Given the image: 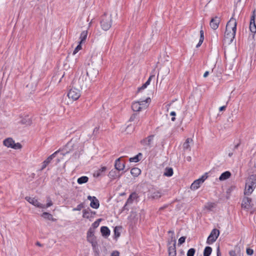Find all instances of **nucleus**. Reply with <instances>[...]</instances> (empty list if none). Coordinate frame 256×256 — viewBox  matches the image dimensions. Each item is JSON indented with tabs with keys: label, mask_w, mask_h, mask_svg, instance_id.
Wrapping results in <instances>:
<instances>
[{
	"label": "nucleus",
	"mask_w": 256,
	"mask_h": 256,
	"mask_svg": "<svg viewBox=\"0 0 256 256\" xmlns=\"http://www.w3.org/2000/svg\"><path fill=\"white\" fill-rule=\"evenodd\" d=\"M80 72V75L78 80V83L81 89H85L88 87V80L87 77H88L91 81H95L98 74V70L92 64L91 65L88 64L86 72H83L79 70L77 72V76Z\"/></svg>",
	"instance_id": "obj_1"
},
{
	"label": "nucleus",
	"mask_w": 256,
	"mask_h": 256,
	"mask_svg": "<svg viewBox=\"0 0 256 256\" xmlns=\"http://www.w3.org/2000/svg\"><path fill=\"white\" fill-rule=\"evenodd\" d=\"M256 187V174L250 176L246 180L244 194L250 195Z\"/></svg>",
	"instance_id": "obj_2"
},
{
	"label": "nucleus",
	"mask_w": 256,
	"mask_h": 256,
	"mask_svg": "<svg viewBox=\"0 0 256 256\" xmlns=\"http://www.w3.org/2000/svg\"><path fill=\"white\" fill-rule=\"evenodd\" d=\"M112 20L110 16L104 14L102 16L100 25L104 30H108L112 26Z\"/></svg>",
	"instance_id": "obj_3"
},
{
	"label": "nucleus",
	"mask_w": 256,
	"mask_h": 256,
	"mask_svg": "<svg viewBox=\"0 0 256 256\" xmlns=\"http://www.w3.org/2000/svg\"><path fill=\"white\" fill-rule=\"evenodd\" d=\"M208 173H206L204 174L202 176L201 178L194 180L190 186V189L192 190H197L200 188V185L208 178Z\"/></svg>",
	"instance_id": "obj_4"
},
{
	"label": "nucleus",
	"mask_w": 256,
	"mask_h": 256,
	"mask_svg": "<svg viewBox=\"0 0 256 256\" xmlns=\"http://www.w3.org/2000/svg\"><path fill=\"white\" fill-rule=\"evenodd\" d=\"M220 234V231L218 229L214 228L213 229L210 234L208 238L206 243L208 244H210L214 243L216 241L217 238H218Z\"/></svg>",
	"instance_id": "obj_5"
},
{
	"label": "nucleus",
	"mask_w": 256,
	"mask_h": 256,
	"mask_svg": "<svg viewBox=\"0 0 256 256\" xmlns=\"http://www.w3.org/2000/svg\"><path fill=\"white\" fill-rule=\"evenodd\" d=\"M80 96V90L76 88L70 89L68 94V98L72 99L73 100H77Z\"/></svg>",
	"instance_id": "obj_6"
},
{
	"label": "nucleus",
	"mask_w": 256,
	"mask_h": 256,
	"mask_svg": "<svg viewBox=\"0 0 256 256\" xmlns=\"http://www.w3.org/2000/svg\"><path fill=\"white\" fill-rule=\"evenodd\" d=\"M236 30H230L226 28L224 32V40H228L230 43H232L235 37Z\"/></svg>",
	"instance_id": "obj_7"
},
{
	"label": "nucleus",
	"mask_w": 256,
	"mask_h": 256,
	"mask_svg": "<svg viewBox=\"0 0 256 256\" xmlns=\"http://www.w3.org/2000/svg\"><path fill=\"white\" fill-rule=\"evenodd\" d=\"M173 242L172 246H170L168 247V256H176V240L174 238L172 237L171 242H168V244H171L172 242Z\"/></svg>",
	"instance_id": "obj_8"
},
{
	"label": "nucleus",
	"mask_w": 256,
	"mask_h": 256,
	"mask_svg": "<svg viewBox=\"0 0 256 256\" xmlns=\"http://www.w3.org/2000/svg\"><path fill=\"white\" fill-rule=\"evenodd\" d=\"M25 199L28 202L32 204L34 206H35L40 208H44V204H43L40 203L38 200L34 198H30V196H26Z\"/></svg>",
	"instance_id": "obj_9"
},
{
	"label": "nucleus",
	"mask_w": 256,
	"mask_h": 256,
	"mask_svg": "<svg viewBox=\"0 0 256 256\" xmlns=\"http://www.w3.org/2000/svg\"><path fill=\"white\" fill-rule=\"evenodd\" d=\"M220 22V18L218 16H215L212 18L210 22V28L214 30H216Z\"/></svg>",
	"instance_id": "obj_10"
},
{
	"label": "nucleus",
	"mask_w": 256,
	"mask_h": 256,
	"mask_svg": "<svg viewBox=\"0 0 256 256\" xmlns=\"http://www.w3.org/2000/svg\"><path fill=\"white\" fill-rule=\"evenodd\" d=\"M148 195L150 198L152 200H158L162 196V193L159 190H150Z\"/></svg>",
	"instance_id": "obj_11"
},
{
	"label": "nucleus",
	"mask_w": 256,
	"mask_h": 256,
	"mask_svg": "<svg viewBox=\"0 0 256 256\" xmlns=\"http://www.w3.org/2000/svg\"><path fill=\"white\" fill-rule=\"evenodd\" d=\"M154 134L150 135L147 138L142 140L140 141V143L144 146H148L149 147L152 146V144L154 140Z\"/></svg>",
	"instance_id": "obj_12"
},
{
	"label": "nucleus",
	"mask_w": 256,
	"mask_h": 256,
	"mask_svg": "<svg viewBox=\"0 0 256 256\" xmlns=\"http://www.w3.org/2000/svg\"><path fill=\"white\" fill-rule=\"evenodd\" d=\"M122 156L116 159L114 162V168L116 170H124L125 168L124 162H122Z\"/></svg>",
	"instance_id": "obj_13"
},
{
	"label": "nucleus",
	"mask_w": 256,
	"mask_h": 256,
	"mask_svg": "<svg viewBox=\"0 0 256 256\" xmlns=\"http://www.w3.org/2000/svg\"><path fill=\"white\" fill-rule=\"evenodd\" d=\"M252 199L248 197H244L242 202V207L244 209H249L251 206Z\"/></svg>",
	"instance_id": "obj_14"
},
{
	"label": "nucleus",
	"mask_w": 256,
	"mask_h": 256,
	"mask_svg": "<svg viewBox=\"0 0 256 256\" xmlns=\"http://www.w3.org/2000/svg\"><path fill=\"white\" fill-rule=\"evenodd\" d=\"M226 28H228L230 30H236V20L233 18H231L230 20L227 22Z\"/></svg>",
	"instance_id": "obj_15"
},
{
	"label": "nucleus",
	"mask_w": 256,
	"mask_h": 256,
	"mask_svg": "<svg viewBox=\"0 0 256 256\" xmlns=\"http://www.w3.org/2000/svg\"><path fill=\"white\" fill-rule=\"evenodd\" d=\"M120 170H116V168L114 170H112L109 172L108 176L110 178L112 179L118 178L120 176Z\"/></svg>",
	"instance_id": "obj_16"
},
{
	"label": "nucleus",
	"mask_w": 256,
	"mask_h": 256,
	"mask_svg": "<svg viewBox=\"0 0 256 256\" xmlns=\"http://www.w3.org/2000/svg\"><path fill=\"white\" fill-rule=\"evenodd\" d=\"M100 232L103 236L107 238L110 235V231L107 226H102L100 228Z\"/></svg>",
	"instance_id": "obj_17"
},
{
	"label": "nucleus",
	"mask_w": 256,
	"mask_h": 256,
	"mask_svg": "<svg viewBox=\"0 0 256 256\" xmlns=\"http://www.w3.org/2000/svg\"><path fill=\"white\" fill-rule=\"evenodd\" d=\"M3 144L4 146L8 148H12V146H13V144H14V140L12 138H8L4 140Z\"/></svg>",
	"instance_id": "obj_18"
},
{
	"label": "nucleus",
	"mask_w": 256,
	"mask_h": 256,
	"mask_svg": "<svg viewBox=\"0 0 256 256\" xmlns=\"http://www.w3.org/2000/svg\"><path fill=\"white\" fill-rule=\"evenodd\" d=\"M132 108L134 112H139L142 109L139 102H135L132 104Z\"/></svg>",
	"instance_id": "obj_19"
},
{
	"label": "nucleus",
	"mask_w": 256,
	"mask_h": 256,
	"mask_svg": "<svg viewBox=\"0 0 256 256\" xmlns=\"http://www.w3.org/2000/svg\"><path fill=\"white\" fill-rule=\"evenodd\" d=\"M94 230L90 228L88 232H87V238L88 239V240L91 243H92V244L93 245L92 240H94Z\"/></svg>",
	"instance_id": "obj_20"
},
{
	"label": "nucleus",
	"mask_w": 256,
	"mask_h": 256,
	"mask_svg": "<svg viewBox=\"0 0 256 256\" xmlns=\"http://www.w3.org/2000/svg\"><path fill=\"white\" fill-rule=\"evenodd\" d=\"M106 166H102L100 168L96 171L94 174V177H99L102 174V173L104 172L106 170Z\"/></svg>",
	"instance_id": "obj_21"
},
{
	"label": "nucleus",
	"mask_w": 256,
	"mask_h": 256,
	"mask_svg": "<svg viewBox=\"0 0 256 256\" xmlns=\"http://www.w3.org/2000/svg\"><path fill=\"white\" fill-rule=\"evenodd\" d=\"M231 173L229 171H226L221 174L219 178V180L221 181L226 180L230 178Z\"/></svg>",
	"instance_id": "obj_22"
},
{
	"label": "nucleus",
	"mask_w": 256,
	"mask_h": 256,
	"mask_svg": "<svg viewBox=\"0 0 256 256\" xmlns=\"http://www.w3.org/2000/svg\"><path fill=\"white\" fill-rule=\"evenodd\" d=\"M142 156V154L140 152L136 156H134L132 158H130L129 159V160L130 162H137L141 160Z\"/></svg>",
	"instance_id": "obj_23"
},
{
	"label": "nucleus",
	"mask_w": 256,
	"mask_h": 256,
	"mask_svg": "<svg viewBox=\"0 0 256 256\" xmlns=\"http://www.w3.org/2000/svg\"><path fill=\"white\" fill-rule=\"evenodd\" d=\"M42 216L45 219L50 220L54 222L56 220L55 218H53L52 214L47 212H43L42 214Z\"/></svg>",
	"instance_id": "obj_24"
},
{
	"label": "nucleus",
	"mask_w": 256,
	"mask_h": 256,
	"mask_svg": "<svg viewBox=\"0 0 256 256\" xmlns=\"http://www.w3.org/2000/svg\"><path fill=\"white\" fill-rule=\"evenodd\" d=\"M90 206L94 208L97 209L100 206L98 200L96 198V199L92 200L90 204Z\"/></svg>",
	"instance_id": "obj_25"
},
{
	"label": "nucleus",
	"mask_w": 256,
	"mask_h": 256,
	"mask_svg": "<svg viewBox=\"0 0 256 256\" xmlns=\"http://www.w3.org/2000/svg\"><path fill=\"white\" fill-rule=\"evenodd\" d=\"M88 179V178L86 176H82L78 179L77 182L78 184H82L87 182Z\"/></svg>",
	"instance_id": "obj_26"
},
{
	"label": "nucleus",
	"mask_w": 256,
	"mask_h": 256,
	"mask_svg": "<svg viewBox=\"0 0 256 256\" xmlns=\"http://www.w3.org/2000/svg\"><path fill=\"white\" fill-rule=\"evenodd\" d=\"M174 174L173 169L172 168H166L164 175L166 176H171Z\"/></svg>",
	"instance_id": "obj_27"
},
{
	"label": "nucleus",
	"mask_w": 256,
	"mask_h": 256,
	"mask_svg": "<svg viewBox=\"0 0 256 256\" xmlns=\"http://www.w3.org/2000/svg\"><path fill=\"white\" fill-rule=\"evenodd\" d=\"M140 172V170L138 168H134L130 170L131 174L134 176H138Z\"/></svg>",
	"instance_id": "obj_28"
},
{
	"label": "nucleus",
	"mask_w": 256,
	"mask_h": 256,
	"mask_svg": "<svg viewBox=\"0 0 256 256\" xmlns=\"http://www.w3.org/2000/svg\"><path fill=\"white\" fill-rule=\"evenodd\" d=\"M32 121L31 119L28 116H26L21 120V123L22 124H26V125H30L32 124Z\"/></svg>",
	"instance_id": "obj_29"
},
{
	"label": "nucleus",
	"mask_w": 256,
	"mask_h": 256,
	"mask_svg": "<svg viewBox=\"0 0 256 256\" xmlns=\"http://www.w3.org/2000/svg\"><path fill=\"white\" fill-rule=\"evenodd\" d=\"M204 31L202 30H201L200 31V40H199L198 43L196 46V47L197 48L200 47L201 46V44H202V43L204 42Z\"/></svg>",
	"instance_id": "obj_30"
},
{
	"label": "nucleus",
	"mask_w": 256,
	"mask_h": 256,
	"mask_svg": "<svg viewBox=\"0 0 256 256\" xmlns=\"http://www.w3.org/2000/svg\"><path fill=\"white\" fill-rule=\"evenodd\" d=\"M212 248L211 247L206 246L204 251V256H210L212 253Z\"/></svg>",
	"instance_id": "obj_31"
},
{
	"label": "nucleus",
	"mask_w": 256,
	"mask_h": 256,
	"mask_svg": "<svg viewBox=\"0 0 256 256\" xmlns=\"http://www.w3.org/2000/svg\"><path fill=\"white\" fill-rule=\"evenodd\" d=\"M122 227L120 226H116L114 229V236L115 238H117L120 236V230H121Z\"/></svg>",
	"instance_id": "obj_32"
},
{
	"label": "nucleus",
	"mask_w": 256,
	"mask_h": 256,
	"mask_svg": "<svg viewBox=\"0 0 256 256\" xmlns=\"http://www.w3.org/2000/svg\"><path fill=\"white\" fill-rule=\"evenodd\" d=\"M88 35L87 31L84 30L82 32L80 36V44H82L86 39Z\"/></svg>",
	"instance_id": "obj_33"
},
{
	"label": "nucleus",
	"mask_w": 256,
	"mask_h": 256,
	"mask_svg": "<svg viewBox=\"0 0 256 256\" xmlns=\"http://www.w3.org/2000/svg\"><path fill=\"white\" fill-rule=\"evenodd\" d=\"M192 140L190 138H188L186 140V141L184 142V144H183V148L184 150H189L190 149V142H192Z\"/></svg>",
	"instance_id": "obj_34"
},
{
	"label": "nucleus",
	"mask_w": 256,
	"mask_h": 256,
	"mask_svg": "<svg viewBox=\"0 0 256 256\" xmlns=\"http://www.w3.org/2000/svg\"><path fill=\"white\" fill-rule=\"evenodd\" d=\"M59 152L58 150H57L56 152H55L54 153H53L52 154H51L50 156L47 158L46 160H45L46 162H48V163L49 164L51 160L54 158L56 157V154Z\"/></svg>",
	"instance_id": "obj_35"
},
{
	"label": "nucleus",
	"mask_w": 256,
	"mask_h": 256,
	"mask_svg": "<svg viewBox=\"0 0 256 256\" xmlns=\"http://www.w3.org/2000/svg\"><path fill=\"white\" fill-rule=\"evenodd\" d=\"M150 98H147L145 100H142L139 102L140 103V106L142 107V108H145L148 106V102L150 101Z\"/></svg>",
	"instance_id": "obj_36"
},
{
	"label": "nucleus",
	"mask_w": 256,
	"mask_h": 256,
	"mask_svg": "<svg viewBox=\"0 0 256 256\" xmlns=\"http://www.w3.org/2000/svg\"><path fill=\"white\" fill-rule=\"evenodd\" d=\"M250 32L252 33L256 32V22L252 23L250 22Z\"/></svg>",
	"instance_id": "obj_37"
},
{
	"label": "nucleus",
	"mask_w": 256,
	"mask_h": 256,
	"mask_svg": "<svg viewBox=\"0 0 256 256\" xmlns=\"http://www.w3.org/2000/svg\"><path fill=\"white\" fill-rule=\"evenodd\" d=\"M82 212L83 217L84 218H88L91 216L90 210H83Z\"/></svg>",
	"instance_id": "obj_38"
},
{
	"label": "nucleus",
	"mask_w": 256,
	"mask_h": 256,
	"mask_svg": "<svg viewBox=\"0 0 256 256\" xmlns=\"http://www.w3.org/2000/svg\"><path fill=\"white\" fill-rule=\"evenodd\" d=\"M196 250L194 248L189 249L187 252V256H194Z\"/></svg>",
	"instance_id": "obj_39"
},
{
	"label": "nucleus",
	"mask_w": 256,
	"mask_h": 256,
	"mask_svg": "<svg viewBox=\"0 0 256 256\" xmlns=\"http://www.w3.org/2000/svg\"><path fill=\"white\" fill-rule=\"evenodd\" d=\"M46 200H47V204L46 205L44 204V208H48L53 204V203H52V201L51 200L50 198V197L47 198Z\"/></svg>",
	"instance_id": "obj_40"
},
{
	"label": "nucleus",
	"mask_w": 256,
	"mask_h": 256,
	"mask_svg": "<svg viewBox=\"0 0 256 256\" xmlns=\"http://www.w3.org/2000/svg\"><path fill=\"white\" fill-rule=\"evenodd\" d=\"M138 114H134L131 116L129 119L130 122H134L138 120Z\"/></svg>",
	"instance_id": "obj_41"
},
{
	"label": "nucleus",
	"mask_w": 256,
	"mask_h": 256,
	"mask_svg": "<svg viewBox=\"0 0 256 256\" xmlns=\"http://www.w3.org/2000/svg\"><path fill=\"white\" fill-rule=\"evenodd\" d=\"M84 207V204L81 203L77 206L75 208H73V211H80Z\"/></svg>",
	"instance_id": "obj_42"
},
{
	"label": "nucleus",
	"mask_w": 256,
	"mask_h": 256,
	"mask_svg": "<svg viewBox=\"0 0 256 256\" xmlns=\"http://www.w3.org/2000/svg\"><path fill=\"white\" fill-rule=\"evenodd\" d=\"M134 196H136V194L135 193H133V194H132L128 197V198L127 200V201H126V204H131L132 202V198L134 197Z\"/></svg>",
	"instance_id": "obj_43"
},
{
	"label": "nucleus",
	"mask_w": 256,
	"mask_h": 256,
	"mask_svg": "<svg viewBox=\"0 0 256 256\" xmlns=\"http://www.w3.org/2000/svg\"><path fill=\"white\" fill-rule=\"evenodd\" d=\"M12 148L16 150L20 149L22 148V145L18 142L15 143L14 142V144H13V146H12Z\"/></svg>",
	"instance_id": "obj_44"
},
{
	"label": "nucleus",
	"mask_w": 256,
	"mask_h": 256,
	"mask_svg": "<svg viewBox=\"0 0 256 256\" xmlns=\"http://www.w3.org/2000/svg\"><path fill=\"white\" fill-rule=\"evenodd\" d=\"M186 239V236H182V237H180L179 238V240H178V245L182 244L183 243H184L185 242Z\"/></svg>",
	"instance_id": "obj_45"
},
{
	"label": "nucleus",
	"mask_w": 256,
	"mask_h": 256,
	"mask_svg": "<svg viewBox=\"0 0 256 256\" xmlns=\"http://www.w3.org/2000/svg\"><path fill=\"white\" fill-rule=\"evenodd\" d=\"M100 219H98L97 220H96V222H94L92 224V226L94 228H98L99 226V224H100Z\"/></svg>",
	"instance_id": "obj_46"
},
{
	"label": "nucleus",
	"mask_w": 256,
	"mask_h": 256,
	"mask_svg": "<svg viewBox=\"0 0 256 256\" xmlns=\"http://www.w3.org/2000/svg\"><path fill=\"white\" fill-rule=\"evenodd\" d=\"M82 48L81 44H79L75 48L73 52V54H75L77 53L80 49Z\"/></svg>",
	"instance_id": "obj_47"
},
{
	"label": "nucleus",
	"mask_w": 256,
	"mask_h": 256,
	"mask_svg": "<svg viewBox=\"0 0 256 256\" xmlns=\"http://www.w3.org/2000/svg\"><path fill=\"white\" fill-rule=\"evenodd\" d=\"M48 164V162H46V160H44L42 163V168L40 169V170H42L44 168H45L46 166Z\"/></svg>",
	"instance_id": "obj_48"
},
{
	"label": "nucleus",
	"mask_w": 256,
	"mask_h": 256,
	"mask_svg": "<svg viewBox=\"0 0 256 256\" xmlns=\"http://www.w3.org/2000/svg\"><path fill=\"white\" fill-rule=\"evenodd\" d=\"M253 253H254L253 250H252L251 248H248L246 249V254H247L251 256V255H252L253 254Z\"/></svg>",
	"instance_id": "obj_49"
},
{
	"label": "nucleus",
	"mask_w": 256,
	"mask_h": 256,
	"mask_svg": "<svg viewBox=\"0 0 256 256\" xmlns=\"http://www.w3.org/2000/svg\"><path fill=\"white\" fill-rule=\"evenodd\" d=\"M147 86V85L144 83L142 86L138 88V92H139L142 90L145 89Z\"/></svg>",
	"instance_id": "obj_50"
},
{
	"label": "nucleus",
	"mask_w": 256,
	"mask_h": 256,
	"mask_svg": "<svg viewBox=\"0 0 256 256\" xmlns=\"http://www.w3.org/2000/svg\"><path fill=\"white\" fill-rule=\"evenodd\" d=\"M154 76H151L149 77V78H148V80H147V81L145 82V84L147 85V86H148L150 82V81L152 80V78Z\"/></svg>",
	"instance_id": "obj_51"
},
{
	"label": "nucleus",
	"mask_w": 256,
	"mask_h": 256,
	"mask_svg": "<svg viewBox=\"0 0 256 256\" xmlns=\"http://www.w3.org/2000/svg\"><path fill=\"white\" fill-rule=\"evenodd\" d=\"M110 256H120V253L118 251H114L110 254Z\"/></svg>",
	"instance_id": "obj_52"
},
{
	"label": "nucleus",
	"mask_w": 256,
	"mask_h": 256,
	"mask_svg": "<svg viewBox=\"0 0 256 256\" xmlns=\"http://www.w3.org/2000/svg\"><path fill=\"white\" fill-rule=\"evenodd\" d=\"M230 256H236V252L235 250H231L229 252Z\"/></svg>",
	"instance_id": "obj_53"
},
{
	"label": "nucleus",
	"mask_w": 256,
	"mask_h": 256,
	"mask_svg": "<svg viewBox=\"0 0 256 256\" xmlns=\"http://www.w3.org/2000/svg\"><path fill=\"white\" fill-rule=\"evenodd\" d=\"M216 256H222L221 252H220V247L218 246L216 249Z\"/></svg>",
	"instance_id": "obj_54"
},
{
	"label": "nucleus",
	"mask_w": 256,
	"mask_h": 256,
	"mask_svg": "<svg viewBox=\"0 0 256 256\" xmlns=\"http://www.w3.org/2000/svg\"><path fill=\"white\" fill-rule=\"evenodd\" d=\"M256 16H252L251 18H250V22H252V23L255 22Z\"/></svg>",
	"instance_id": "obj_55"
},
{
	"label": "nucleus",
	"mask_w": 256,
	"mask_h": 256,
	"mask_svg": "<svg viewBox=\"0 0 256 256\" xmlns=\"http://www.w3.org/2000/svg\"><path fill=\"white\" fill-rule=\"evenodd\" d=\"M226 106H220V108H219V110L220 111H223V110H224L226 108Z\"/></svg>",
	"instance_id": "obj_56"
},
{
	"label": "nucleus",
	"mask_w": 256,
	"mask_h": 256,
	"mask_svg": "<svg viewBox=\"0 0 256 256\" xmlns=\"http://www.w3.org/2000/svg\"><path fill=\"white\" fill-rule=\"evenodd\" d=\"M96 198L95 196H88V199L90 201L94 199H96Z\"/></svg>",
	"instance_id": "obj_57"
},
{
	"label": "nucleus",
	"mask_w": 256,
	"mask_h": 256,
	"mask_svg": "<svg viewBox=\"0 0 256 256\" xmlns=\"http://www.w3.org/2000/svg\"><path fill=\"white\" fill-rule=\"evenodd\" d=\"M240 142H238V144H236L234 146L233 150H235L237 149L238 148V147L240 146Z\"/></svg>",
	"instance_id": "obj_58"
},
{
	"label": "nucleus",
	"mask_w": 256,
	"mask_h": 256,
	"mask_svg": "<svg viewBox=\"0 0 256 256\" xmlns=\"http://www.w3.org/2000/svg\"><path fill=\"white\" fill-rule=\"evenodd\" d=\"M234 188V187H231L229 188L228 189L227 191H226V192L227 193H229V192H230Z\"/></svg>",
	"instance_id": "obj_59"
},
{
	"label": "nucleus",
	"mask_w": 256,
	"mask_h": 256,
	"mask_svg": "<svg viewBox=\"0 0 256 256\" xmlns=\"http://www.w3.org/2000/svg\"><path fill=\"white\" fill-rule=\"evenodd\" d=\"M208 74H209V72L208 71L204 73V78H206L208 76Z\"/></svg>",
	"instance_id": "obj_60"
},
{
	"label": "nucleus",
	"mask_w": 256,
	"mask_h": 256,
	"mask_svg": "<svg viewBox=\"0 0 256 256\" xmlns=\"http://www.w3.org/2000/svg\"><path fill=\"white\" fill-rule=\"evenodd\" d=\"M170 114L172 116H175L176 114L174 112H172L170 113Z\"/></svg>",
	"instance_id": "obj_61"
},
{
	"label": "nucleus",
	"mask_w": 256,
	"mask_h": 256,
	"mask_svg": "<svg viewBox=\"0 0 256 256\" xmlns=\"http://www.w3.org/2000/svg\"><path fill=\"white\" fill-rule=\"evenodd\" d=\"M98 129L99 128H95L94 129V132H96L98 130Z\"/></svg>",
	"instance_id": "obj_62"
},
{
	"label": "nucleus",
	"mask_w": 256,
	"mask_h": 256,
	"mask_svg": "<svg viewBox=\"0 0 256 256\" xmlns=\"http://www.w3.org/2000/svg\"><path fill=\"white\" fill-rule=\"evenodd\" d=\"M192 160V158L190 156H188L186 157V160L188 162H190Z\"/></svg>",
	"instance_id": "obj_63"
},
{
	"label": "nucleus",
	"mask_w": 256,
	"mask_h": 256,
	"mask_svg": "<svg viewBox=\"0 0 256 256\" xmlns=\"http://www.w3.org/2000/svg\"><path fill=\"white\" fill-rule=\"evenodd\" d=\"M36 244L38 246H42V244H41L40 242H36Z\"/></svg>",
	"instance_id": "obj_64"
}]
</instances>
